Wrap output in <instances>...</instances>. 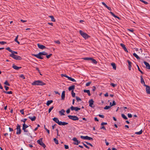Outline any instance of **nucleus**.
<instances>
[{
    "instance_id": "f257e3e1",
    "label": "nucleus",
    "mask_w": 150,
    "mask_h": 150,
    "mask_svg": "<svg viewBox=\"0 0 150 150\" xmlns=\"http://www.w3.org/2000/svg\"><path fill=\"white\" fill-rule=\"evenodd\" d=\"M47 53L44 51L42 52H40L38 54H32V55L33 56L38 59H43V58L42 56V55H47Z\"/></svg>"
},
{
    "instance_id": "f03ea898",
    "label": "nucleus",
    "mask_w": 150,
    "mask_h": 150,
    "mask_svg": "<svg viewBox=\"0 0 150 150\" xmlns=\"http://www.w3.org/2000/svg\"><path fill=\"white\" fill-rule=\"evenodd\" d=\"M32 85H41L43 86L45 85V84L41 81L38 80L32 83Z\"/></svg>"
},
{
    "instance_id": "7ed1b4c3",
    "label": "nucleus",
    "mask_w": 150,
    "mask_h": 150,
    "mask_svg": "<svg viewBox=\"0 0 150 150\" xmlns=\"http://www.w3.org/2000/svg\"><path fill=\"white\" fill-rule=\"evenodd\" d=\"M9 56L16 60H21L22 59L21 57L13 54H10Z\"/></svg>"
},
{
    "instance_id": "20e7f679",
    "label": "nucleus",
    "mask_w": 150,
    "mask_h": 150,
    "mask_svg": "<svg viewBox=\"0 0 150 150\" xmlns=\"http://www.w3.org/2000/svg\"><path fill=\"white\" fill-rule=\"evenodd\" d=\"M79 33L85 39L88 38L90 37V36L86 33L83 32L82 30H80Z\"/></svg>"
},
{
    "instance_id": "39448f33",
    "label": "nucleus",
    "mask_w": 150,
    "mask_h": 150,
    "mask_svg": "<svg viewBox=\"0 0 150 150\" xmlns=\"http://www.w3.org/2000/svg\"><path fill=\"white\" fill-rule=\"evenodd\" d=\"M42 138H40L39 140L37 141V142L38 144L43 147L44 148H45L46 147V146L45 144L42 142Z\"/></svg>"
},
{
    "instance_id": "423d86ee",
    "label": "nucleus",
    "mask_w": 150,
    "mask_h": 150,
    "mask_svg": "<svg viewBox=\"0 0 150 150\" xmlns=\"http://www.w3.org/2000/svg\"><path fill=\"white\" fill-rule=\"evenodd\" d=\"M68 117L69 119L73 121L78 120H79V118L76 116L69 115Z\"/></svg>"
},
{
    "instance_id": "0eeeda50",
    "label": "nucleus",
    "mask_w": 150,
    "mask_h": 150,
    "mask_svg": "<svg viewBox=\"0 0 150 150\" xmlns=\"http://www.w3.org/2000/svg\"><path fill=\"white\" fill-rule=\"evenodd\" d=\"M17 132L16 134H20L21 133V126L19 124H18L16 127Z\"/></svg>"
},
{
    "instance_id": "6e6552de",
    "label": "nucleus",
    "mask_w": 150,
    "mask_h": 150,
    "mask_svg": "<svg viewBox=\"0 0 150 150\" xmlns=\"http://www.w3.org/2000/svg\"><path fill=\"white\" fill-rule=\"evenodd\" d=\"M81 138L82 139H86L90 140H93V138L89 137L87 136H81Z\"/></svg>"
},
{
    "instance_id": "1a4fd4ad",
    "label": "nucleus",
    "mask_w": 150,
    "mask_h": 150,
    "mask_svg": "<svg viewBox=\"0 0 150 150\" xmlns=\"http://www.w3.org/2000/svg\"><path fill=\"white\" fill-rule=\"evenodd\" d=\"M144 86L146 87V93L148 94H150V87L146 85Z\"/></svg>"
},
{
    "instance_id": "9d476101",
    "label": "nucleus",
    "mask_w": 150,
    "mask_h": 150,
    "mask_svg": "<svg viewBox=\"0 0 150 150\" xmlns=\"http://www.w3.org/2000/svg\"><path fill=\"white\" fill-rule=\"evenodd\" d=\"M89 106L92 108H93L94 106H93V104L94 101L92 99H91L89 101Z\"/></svg>"
},
{
    "instance_id": "9b49d317",
    "label": "nucleus",
    "mask_w": 150,
    "mask_h": 150,
    "mask_svg": "<svg viewBox=\"0 0 150 150\" xmlns=\"http://www.w3.org/2000/svg\"><path fill=\"white\" fill-rule=\"evenodd\" d=\"M121 46L122 47V48L125 51L127 52H128V50L125 47V45L124 44H123L122 43H121L120 44Z\"/></svg>"
},
{
    "instance_id": "f8f14e48",
    "label": "nucleus",
    "mask_w": 150,
    "mask_h": 150,
    "mask_svg": "<svg viewBox=\"0 0 150 150\" xmlns=\"http://www.w3.org/2000/svg\"><path fill=\"white\" fill-rule=\"evenodd\" d=\"M144 63L146 66V67L147 69H150V65L146 61H144Z\"/></svg>"
},
{
    "instance_id": "ddd939ff",
    "label": "nucleus",
    "mask_w": 150,
    "mask_h": 150,
    "mask_svg": "<svg viewBox=\"0 0 150 150\" xmlns=\"http://www.w3.org/2000/svg\"><path fill=\"white\" fill-rule=\"evenodd\" d=\"M141 78V83L142 84H143L144 86H145L146 85L145 84L144 80L142 76H140Z\"/></svg>"
},
{
    "instance_id": "4468645a",
    "label": "nucleus",
    "mask_w": 150,
    "mask_h": 150,
    "mask_svg": "<svg viewBox=\"0 0 150 150\" xmlns=\"http://www.w3.org/2000/svg\"><path fill=\"white\" fill-rule=\"evenodd\" d=\"M12 67L14 69L16 70H18L19 69L21 68V67H18L16 65H15L14 64H13L12 65Z\"/></svg>"
},
{
    "instance_id": "2eb2a0df",
    "label": "nucleus",
    "mask_w": 150,
    "mask_h": 150,
    "mask_svg": "<svg viewBox=\"0 0 150 150\" xmlns=\"http://www.w3.org/2000/svg\"><path fill=\"white\" fill-rule=\"evenodd\" d=\"M38 48L41 49H43L46 48V47L45 46L39 44H38Z\"/></svg>"
},
{
    "instance_id": "dca6fc26",
    "label": "nucleus",
    "mask_w": 150,
    "mask_h": 150,
    "mask_svg": "<svg viewBox=\"0 0 150 150\" xmlns=\"http://www.w3.org/2000/svg\"><path fill=\"white\" fill-rule=\"evenodd\" d=\"M65 91H63L61 95L62 100H64V99L65 96Z\"/></svg>"
},
{
    "instance_id": "f3484780",
    "label": "nucleus",
    "mask_w": 150,
    "mask_h": 150,
    "mask_svg": "<svg viewBox=\"0 0 150 150\" xmlns=\"http://www.w3.org/2000/svg\"><path fill=\"white\" fill-rule=\"evenodd\" d=\"M75 86L73 85L69 87L68 89L69 91H73L75 89Z\"/></svg>"
},
{
    "instance_id": "a211bd4d",
    "label": "nucleus",
    "mask_w": 150,
    "mask_h": 150,
    "mask_svg": "<svg viewBox=\"0 0 150 150\" xmlns=\"http://www.w3.org/2000/svg\"><path fill=\"white\" fill-rule=\"evenodd\" d=\"M127 62L128 64L129 69V70H130L131 69V68L132 67V62L129 60H127Z\"/></svg>"
},
{
    "instance_id": "6ab92c4d",
    "label": "nucleus",
    "mask_w": 150,
    "mask_h": 150,
    "mask_svg": "<svg viewBox=\"0 0 150 150\" xmlns=\"http://www.w3.org/2000/svg\"><path fill=\"white\" fill-rule=\"evenodd\" d=\"M90 60H91L92 61V62L94 64H96L97 63V62L96 61V60L92 57L91 58Z\"/></svg>"
},
{
    "instance_id": "aec40b11",
    "label": "nucleus",
    "mask_w": 150,
    "mask_h": 150,
    "mask_svg": "<svg viewBox=\"0 0 150 150\" xmlns=\"http://www.w3.org/2000/svg\"><path fill=\"white\" fill-rule=\"evenodd\" d=\"M65 112V111L64 110L62 109L59 111V112L61 115H64V113Z\"/></svg>"
},
{
    "instance_id": "412c9836",
    "label": "nucleus",
    "mask_w": 150,
    "mask_h": 150,
    "mask_svg": "<svg viewBox=\"0 0 150 150\" xmlns=\"http://www.w3.org/2000/svg\"><path fill=\"white\" fill-rule=\"evenodd\" d=\"M83 91L85 93H87L89 96H91V93L89 90H84Z\"/></svg>"
},
{
    "instance_id": "4be33fe9",
    "label": "nucleus",
    "mask_w": 150,
    "mask_h": 150,
    "mask_svg": "<svg viewBox=\"0 0 150 150\" xmlns=\"http://www.w3.org/2000/svg\"><path fill=\"white\" fill-rule=\"evenodd\" d=\"M28 118L30 119L32 121H34L36 119V117L35 116H33V117H29Z\"/></svg>"
},
{
    "instance_id": "5701e85b",
    "label": "nucleus",
    "mask_w": 150,
    "mask_h": 150,
    "mask_svg": "<svg viewBox=\"0 0 150 150\" xmlns=\"http://www.w3.org/2000/svg\"><path fill=\"white\" fill-rule=\"evenodd\" d=\"M28 127V126L26 125L25 123L23 124V129H25Z\"/></svg>"
},
{
    "instance_id": "b1692460",
    "label": "nucleus",
    "mask_w": 150,
    "mask_h": 150,
    "mask_svg": "<svg viewBox=\"0 0 150 150\" xmlns=\"http://www.w3.org/2000/svg\"><path fill=\"white\" fill-rule=\"evenodd\" d=\"M53 120L56 123L58 124L59 121L58 118L56 117H54L53 118Z\"/></svg>"
},
{
    "instance_id": "393cba45",
    "label": "nucleus",
    "mask_w": 150,
    "mask_h": 150,
    "mask_svg": "<svg viewBox=\"0 0 150 150\" xmlns=\"http://www.w3.org/2000/svg\"><path fill=\"white\" fill-rule=\"evenodd\" d=\"M53 102L52 100H48L46 103V105L47 106H48L51 103Z\"/></svg>"
},
{
    "instance_id": "a878e982",
    "label": "nucleus",
    "mask_w": 150,
    "mask_h": 150,
    "mask_svg": "<svg viewBox=\"0 0 150 150\" xmlns=\"http://www.w3.org/2000/svg\"><path fill=\"white\" fill-rule=\"evenodd\" d=\"M110 13L111 14V15L113 16V17H115V18H117L119 19H120V18L118 17V16H115V14L113 13L112 12H110Z\"/></svg>"
},
{
    "instance_id": "bb28decb",
    "label": "nucleus",
    "mask_w": 150,
    "mask_h": 150,
    "mask_svg": "<svg viewBox=\"0 0 150 150\" xmlns=\"http://www.w3.org/2000/svg\"><path fill=\"white\" fill-rule=\"evenodd\" d=\"M111 65L112 66L113 69L114 70L116 69V66L115 64L114 63H112L111 64Z\"/></svg>"
},
{
    "instance_id": "cd10ccee",
    "label": "nucleus",
    "mask_w": 150,
    "mask_h": 150,
    "mask_svg": "<svg viewBox=\"0 0 150 150\" xmlns=\"http://www.w3.org/2000/svg\"><path fill=\"white\" fill-rule=\"evenodd\" d=\"M133 56L135 57L137 59H140L139 57L138 56V55L135 53H134L133 54Z\"/></svg>"
},
{
    "instance_id": "c85d7f7f",
    "label": "nucleus",
    "mask_w": 150,
    "mask_h": 150,
    "mask_svg": "<svg viewBox=\"0 0 150 150\" xmlns=\"http://www.w3.org/2000/svg\"><path fill=\"white\" fill-rule=\"evenodd\" d=\"M49 17L51 19V21L53 22H55V20L52 16H50Z\"/></svg>"
},
{
    "instance_id": "c756f323",
    "label": "nucleus",
    "mask_w": 150,
    "mask_h": 150,
    "mask_svg": "<svg viewBox=\"0 0 150 150\" xmlns=\"http://www.w3.org/2000/svg\"><path fill=\"white\" fill-rule=\"evenodd\" d=\"M143 131L142 130H141L140 131L138 132H136L135 133V134H142Z\"/></svg>"
},
{
    "instance_id": "7c9ffc66",
    "label": "nucleus",
    "mask_w": 150,
    "mask_h": 150,
    "mask_svg": "<svg viewBox=\"0 0 150 150\" xmlns=\"http://www.w3.org/2000/svg\"><path fill=\"white\" fill-rule=\"evenodd\" d=\"M3 92L7 94H11L12 93V92L11 91H3Z\"/></svg>"
},
{
    "instance_id": "2f4dec72",
    "label": "nucleus",
    "mask_w": 150,
    "mask_h": 150,
    "mask_svg": "<svg viewBox=\"0 0 150 150\" xmlns=\"http://www.w3.org/2000/svg\"><path fill=\"white\" fill-rule=\"evenodd\" d=\"M122 117L125 120H127V117L123 114H122L121 115Z\"/></svg>"
},
{
    "instance_id": "473e14b6",
    "label": "nucleus",
    "mask_w": 150,
    "mask_h": 150,
    "mask_svg": "<svg viewBox=\"0 0 150 150\" xmlns=\"http://www.w3.org/2000/svg\"><path fill=\"white\" fill-rule=\"evenodd\" d=\"M54 141L56 144H59L58 140L56 138L54 139Z\"/></svg>"
},
{
    "instance_id": "72a5a7b5",
    "label": "nucleus",
    "mask_w": 150,
    "mask_h": 150,
    "mask_svg": "<svg viewBox=\"0 0 150 150\" xmlns=\"http://www.w3.org/2000/svg\"><path fill=\"white\" fill-rule=\"evenodd\" d=\"M68 79L73 82L76 81V80L70 77H69Z\"/></svg>"
},
{
    "instance_id": "f704fd0d",
    "label": "nucleus",
    "mask_w": 150,
    "mask_h": 150,
    "mask_svg": "<svg viewBox=\"0 0 150 150\" xmlns=\"http://www.w3.org/2000/svg\"><path fill=\"white\" fill-rule=\"evenodd\" d=\"M71 95L73 97H74L75 96V93L73 91H71Z\"/></svg>"
},
{
    "instance_id": "c9c22d12",
    "label": "nucleus",
    "mask_w": 150,
    "mask_h": 150,
    "mask_svg": "<svg viewBox=\"0 0 150 150\" xmlns=\"http://www.w3.org/2000/svg\"><path fill=\"white\" fill-rule=\"evenodd\" d=\"M76 99L78 102L81 101V99L79 97L77 96L76 97Z\"/></svg>"
},
{
    "instance_id": "e433bc0d",
    "label": "nucleus",
    "mask_w": 150,
    "mask_h": 150,
    "mask_svg": "<svg viewBox=\"0 0 150 150\" xmlns=\"http://www.w3.org/2000/svg\"><path fill=\"white\" fill-rule=\"evenodd\" d=\"M110 106H106L104 108V109L105 110H108L110 108Z\"/></svg>"
},
{
    "instance_id": "4c0bfd02",
    "label": "nucleus",
    "mask_w": 150,
    "mask_h": 150,
    "mask_svg": "<svg viewBox=\"0 0 150 150\" xmlns=\"http://www.w3.org/2000/svg\"><path fill=\"white\" fill-rule=\"evenodd\" d=\"M137 66L138 69L139 71L142 74H144V73L142 71H141V70L140 69L139 67V66L137 65Z\"/></svg>"
},
{
    "instance_id": "58836bf2",
    "label": "nucleus",
    "mask_w": 150,
    "mask_h": 150,
    "mask_svg": "<svg viewBox=\"0 0 150 150\" xmlns=\"http://www.w3.org/2000/svg\"><path fill=\"white\" fill-rule=\"evenodd\" d=\"M53 108L54 107L53 106H52L49 109L48 112L49 113L53 109Z\"/></svg>"
},
{
    "instance_id": "ea45409f",
    "label": "nucleus",
    "mask_w": 150,
    "mask_h": 150,
    "mask_svg": "<svg viewBox=\"0 0 150 150\" xmlns=\"http://www.w3.org/2000/svg\"><path fill=\"white\" fill-rule=\"evenodd\" d=\"M6 49L7 50H8V51L9 52H12V50H11L10 48V47H8L6 48Z\"/></svg>"
},
{
    "instance_id": "a19ab883",
    "label": "nucleus",
    "mask_w": 150,
    "mask_h": 150,
    "mask_svg": "<svg viewBox=\"0 0 150 150\" xmlns=\"http://www.w3.org/2000/svg\"><path fill=\"white\" fill-rule=\"evenodd\" d=\"M4 84L7 86H10V85L7 81H6L4 83Z\"/></svg>"
},
{
    "instance_id": "79ce46f5",
    "label": "nucleus",
    "mask_w": 150,
    "mask_h": 150,
    "mask_svg": "<svg viewBox=\"0 0 150 150\" xmlns=\"http://www.w3.org/2000/svg\"><path fill=\"white\" fill-rule=\"evenodd\" d=\"M141 2L144 3V4H148V3L146 2V1H145L143 0H139Z\"/></svg>"
},
{
    "instance_id": "37998d69",
    "label": "nucleus",
    "mask_w": 150,
    "mask_h": 150,
    "mask_svg": "<svg viewBox=\"0 0 150 150\" xmlns=\"http://www.w3.org/2000/svg\"><path fill=\"white\" fill-rule=\"evenodd\" d=\"M35 69H36V70L38 71V72L40 73V75H42L40 73V70H39V68L38 67H35Z\"/></svg>"
},
{
    "instance_id": "c03bdc74",
    "label": "nucleus",
    "mask_w": 150,
    "mask_h": 150,
    "mask_svg": "<svg viewBox=\"0 0 150 150\" xmlns=\"http://www.w3.org/2000/svg\"><path fill=\"white\" fill-rule=\"evenodd\" d=\"M6 44V42L4 41L0 42V44L3 45Z\"/></svg>"
},
{
    "instance_id": "a18cd8bd",
    "label": "nucleus",
    "mask_w": 150,
    "mask_h": 150,
    "mask_svg": "<svg viewBox=\"0 0 150 150\" xmlns=\"http://www.w3.org/2000/svg\"><path fill=\"white\" fill-rule=\"evenodd\" d=\"M82 144H83V145L87 149H89V147L87 146L84 143H82Z\"/></svg>"
},
{
    "instance_id": "49530a36",
    "label": "nucleus",
    "mask_w": 150,
    "mask_h": 150,
    "mask_svg": "<svg viewBox=\"0 0 150 150\" xmlns=\"http://www.w3.org/2000/svg\"><path fill=\"white\" fill-rule=\"evenodd\" d=\"M52 55V54H50L48 55H46V57L47 58H50Z\"/></svg>"
},
{
    "instance_id": "de8ad7c7",
    "label": "nucleus",
    "mask_w": 150,
    "mask_h": 150,
    "mask_svg": "<svg viewBox=\"0 0 150 150\" xmlns=\"http://www.w3.org/2000/svg\"><path fill=\"white\" fill-rule=\"evenodd\" d=\"M80 110V108H79L77 107H75V110L76 111H78L79 110Z\"/></svg>"
},
{
    "instance_id": "09e8293b",
    "label": "nucleus",
    "mask_w": 150,
    "mask_h": 150,
    "mask_svg": "<svg viewBox=\"0 0 150 150\" xmlns=\"http://www.w3.org/2000/svg\"><path fill=\"white\" fill-rule=\"evenodd\" d=\"M110 85L114 87H115V86H116V84H115L113 83H111L110 84Z\"/></svg>"
},
{
    "instance_id": "8fccbe9b",
    "label": "nucleus",
    "mask_w": 150,
    "mask_h": 150,
    "mask_svg": "<svg viewBox=\"0 0 150 150\" xmlns=\"http://www.w3.org/2000/svg\"><path fill=\"white\" fill-rule=\"evenodd\" d=\"M91 57H86V58H84L83 59L84 60H89L91 59Z\"/></svg>"
},
{
    "instance_id": "3c124183",
    "label": "nucleus",
    "mask_w": 150,
    "mask_h": 150,
    "mask_svg": "<svg viewBox=\"0 0 150 150\" xmlns=\"http://www.w3.org/2000/svg\"><path fill=\"white\" fill-rule=\"evenodd\" d=\"M91 82H89L87 83L86 84V86H89L91 84Z\"/></svg>"
},
{
    "instance_id": "603ef678",
    "label": "nucleus",
    "mask_w": 150,
    "mask_h": 150,
    "mask_svg": "<svg viewBox=\"0 0 150 150\" xmlns=\"http://www.w3.org/2000/svg\"><path fill=\"white\" fill-rule=\"evenodd\" d=\"M116 105V103L115 101L114 100H113L112 101V105H111V106H114V105Z\"/></svg>"
},
{
    "instance_id": "864d4df0",
    "label": "nucleus",
    "mask_w": 150,
    "mask_h": 150,
    "mask_svg": "<svg viewBox=\"0 0 150 150\" xmlns=\"http://www.w3.org/2000/svg\"><path fill=\"white\" fill-rule=\"evenodd\" d=\"M70 109H71V110H75V107H74L72 106L70 107Z\"/></svg>"
},
{
    "instance_id": "5fc2aeb1",
    "label": "nucleus",
    "mask_w": 150,
    "mask_h": 150,
    "mask_svg": "<svg viewBox=\"0 0 150 150\" xmlns=\"http://www.w3.org/2000/svg\"><path fill=\"white\" fill-rule=\"evenodd\" d=\"M12 53L11 54H18V52H17L14 51L12 50V52H11Z\"/></svg>"
},
{
    "instance_id": "6e6d98bb",
    "label": "nucleus",
    "mask_w": 150,
    "mask_h": 150,
    "mask_svg": "<svg viewBox=\"0 0 150 150\" xmlns=\"http://www.w3.org/2000/svg\"><path fill=\"white\" fill-rule=\"evenodd\" d=\"M85 142V143H86V144L87 145H90V146H91L93 147V145H92L91 144V143H88V142Z\"/></svg>"
},
{
    "instance_id": "4d7b16f0",
    "label": "nucleus",
    "mask_w": 150,
    "mask_h": 150,
    "mask_svg": "<svg viewBox=\"0 0 150 150\" xmlns=\"http://www.w3.org/2000/svg\"><path fill=\"white\" fill-rule=\"evenodd\" d=\"M20 112L22 115H23L24 114L23 109L21 110L20 111Z\"/></svg>"
},
{
    "instance_id": "13d9d810",
    "label": "nucleus",
    "mask_w": 150,
    "mask_h": 150,
    "mask_svg": "<svg viewBox=\"0 0 150 150\" xmlns=\"http://www.w3.org/2000/svg\"><path fill=\"white\" fill-rule=\"evenodd\" d=\"M68 124V123L67 122H63L62 125H67Z\"/></svg>"
},
{
    "instance_id": "bf43d9fd",
    "label": "nucleus",
    "mask_w": 150,
    "mask_h": 150,
    "mask_svg": "<svg viewBox=\"0 0 150 150\" xmlns=\"http://www.w3.org/2000/svg\"><path fill=\"white\" fill-rule=\"evenodd\" d=\"M20 77L23 78V79H25V77L23 75V74H21L20 76Z\"/></svg>"
},
{
    "instance_id": "052dcab7",
    "label": "nucleus",
    "mask_w": 150,
    "mask_h": 150,
    "mask_svg": "<svg viewBox=\"0 0 150 150\" xmlns=\"http://www.w3.org/2000/svg\"><path fill=\"white\" fill-rule=\"evenodd\" d=\"M27 120V119L26 118H24L21 121L23 122L24 123L25 122V121Z\"/></svg>"
},
{
    "instance_id": "680f3d73",
    "label": "nucleus",
    "mask_w": 150,
    "mask_h": 150,
    "mask_svg": "<svg viewBox=\"0 0 150 150\" xmlns=\"http://www.w3.org/2000/svg\"><path fill=\"white\" fill-rule=\"evenodd\" d=\"M73 140L75 142H77V141H78L77 139L75 137L73 139Z\"/></svg>"
},
{
    "instance_id": "e2e57ef3",
    "label": "nucleus",
    "mask_w": 150,
    "mask_h": 150,
    "mask_svg": "<svg viewBox=\"0 0 150 150\" xmlns=\"http://www.w3.org/2000/svg\"><path fill=\"white\" fill-rule=\"evenodd\" d=\"M132 115H131V114H129V113H128V117H129V118H131V117H132Z\"/></svg>"
},
{
    "instance_id": "0e129e2a",
    "label": "nucleus",
    "mask_w": 150,
    "mask_h": 150,
    "mask_svg": "<svg viewBox=\"0 0 150 150\" xmlns=\"http://www.w3.org/2000/svg\"><path fill=\"white\" fill-rule=\"evenodd\" d=\"M102 4L106 8L107 7V6L106 4L104 2H102Z\"/></svg>"
},
{
    "instance_id": "69168bd1",
    "label": "nucleus",
    "mask_w": 150,
    "mask_h": 150,
    "mask_svg": "<svg viewBox=\"0 0 150 150\" xmlns=\"http://www.w3.org/2000/svg\"><path fill=\"white\" fill-rule=\"evenodd\" d=\"M65 148L66 149H69V146L67 145H64Z\"/></svg>"
},
{
    "instance_id": "338daca9",
    "label": "nucleus",
    "mask_w": 150,
    "mask_h": 150,
    "mask_svg": "<svg viewBox=\"0 0 150 150\" xmlns=\"http://www.w3.org/2000/svg\"><path fill=\"white\" fill-rule=\"evenodd\" d=\"M70 112V109H68L67 111H66V112L68 114Z\"/></svg>"
},
{
    "instance_id": "774afa93",
    "label": "nucleus",
    "mask_w": 150,
    "mask_h": 150,
    "mask_svg": "<svg viewBox=\"0 0 150 150\" xmlns=\"http://www.w3.org/2000/svg\"><path fill=\"white\" fill-rule=\"evenodd\" d=\"M98 116L99 117L102 118H104V117L103 115H99Z\"/></svg>"
}]
</instances>
